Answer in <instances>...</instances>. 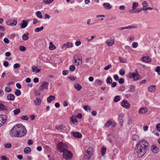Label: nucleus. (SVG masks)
Returning a JSON list of instances; mask_svg holds the SVG:
<instances>
[{
  "mask_svg": "<svg viewBox=\"0 0 160 160\" xmlns=\"http://www.w3.org/2000/svg\"><path fill=\"white\" fill-rule=\"evenodd\" d=\"M149 147V143L147 141L142 140L135 147V153L138 158H141L146 154Z\"/></svg>",
  "mask_w": 160,
  "mask_h": 160,
  "instance_id": "1",
  "label": "nucleus"
},
{
  "mask_svg": "<svg viewBox=\"0 0 160 160\" xmlns=\"http://www.w3.org/2000/svg\"><path fill=\"white\" fill-rule=\"evenodd\" d=\"M18 137H22L24 136L27 132L25 128L22 124H18Z\"/></svg>",
  "mask_w": 160,
  "mask_h": 160,
  "instance_id": "2",
  "label": "nucleus"
},
{
  "mask_svg": "<svg viewBox=\"0 0 160 160\" xmlns=\"http://www.w3.org/2000/svg\"><path fill=\"white\" fill-rule=\"evenodd\" d=\"M18 124L15 125L10 130L9 132L10 136L12 137H18Z\"/></svg>",
  "mask_w": 160,
  "mask_h": 160,
  "instance_id": "3",
  "label": "nucleus"
},
{
  "mask_svg": "<svg viewBox=\"0 0 160 160\" xmlns=\"http://www.w3.org/2000/svg\"><path fill=\"white\" fill-rule=\"evenodd\" d=\"M58 150L61 152H63L68 149L67 145L62 142L59 143L57 145Z\"/></svg>",
  "mask_w": 160,
  "mask_h": 160,
  "instance_id": "4",
  "label": "nucleus"
},
{
  "mask_svg": "<svg viewBox=\"0 0 160 160\" xmlns=\"http://www.w3.org/2000/svg\"><path fill=\"white\" fill-rule=\"evenodd\" d=\"M136 73L135 72H130L128 74V77L130 78L133 79V80L135 81H136L139 79V77L140 76L139 75L138 73V71L137 70H136Z\"/></svg>",
  "mask_w": 160,
  "mask_h": 160,
  "instance_id": "5",
  "label": "nucleus"
},
{
  "mask_svg": "<svg viewBox=\"0 0 160 160\" xmlns=\"http://www.w3.org/2000/svg\"><path fill=\"white\" fill-rule=\"evenodd\" d=\"M63 153V157L65 159H71L72 157V153L68 149L64 151Z\"/></svg>",
  "mask_w": 160,
  "mask_h": 160,
  "instance_id": "6",
  "label": "nucleus"
},
{
  "mask_svg": "<svg viewBox=\"0 0 160 160\" xmlns=\"http://www.w3.org/2000/svg\"><path fill=\"white\" fill-rule=\"evenodd\" d=\"M49 83L46 82H43L39 88V91H42L44 90H48Z\"/></svg>",
  "mask_w": 160,
  "mask_h": 160,
  "instance_id": "7",
  "label": "nucleus"
},
{
  "mask_svg": "<svg viewBox=\"0 0 160 160\" xmlns=\"http://www.w3.org/2000/svg\"><path fill=\"white\" fill-rule=\"evenodd\" d=\"M7 121V116L4 115H0V127Z\"/></svg>",
  "mask_w": 160,
  "mask_h": 160,
  "instance_id": "8",
  "label": "nucleus"
},
{
  "mask_svg": "<svg viewBox=\"0 0 160 160\" xmlns=\"http://www.w3.org/2000/svg\"><path fill=\"white\" fill-rule=\"evenodd\" d=\"M114 42V37H112L109 39L107 40V45L108 46H112L113 45Z\"/></svg>",
  "mask_w": 160,
  "mask_h": 160,
  "instance_id": "9",
  "label": "nucleus"
},
{
  "mask_svg": "<svg viewBox=\"0 0 160 160\" xmlns=\"http://www.w3.org/2000/svg\"><path fill=\"white\" fill-rule=\"evenodd\" d=\"M71 135H72L74 137L78 138H80L82 137V134L80 132H78L72 131L71 132Z\"/></svg>",
  "mask_w": 160,
  "mask_h": 160,
  "instance_id": "10",
  "label": "nucleus"
},
{
  "mask_svg": "<svg viewBox=\"0 0 160 160\" xmlns=\"http://www.w3.org/2000/svg\"><path fill=\"white\" fill-rule=\"evenodd\" d=\"M121 106L123 108L127 109L129 108L130 107V104L127 101H122Z\"/></svg>",
  "mask_w": 160,
  "mask_h": 160,
  "instance_id": "11",
  "label": "nucleus"
},
{
  "mask_svg": "<svg viewBox=\"0 0 160 160\" xmlns=\"http://www.w3.org/2000/svg\"><path fill=\"white\" fill-rule=\"evenodd\" d=\"M17 23V21L16 20H8L6 22V24L7 25L14 26L16 25Z\"/></svg>",
  "mask_w": 160,
  "mask_h": 160,
  "instance_id": "12",
  "label": "nucleus"
},
{
  "mask_svg": "<svg viewBox=\"0 0 160 160\" xmlns=\"http://www.w3.org/2000/svg\"><path fill=\"white\" fill-rule=\"evenodd\" d=\"M73 46V44L71 42H68L64 44L62 46V49H66L71 48Z\"/></svg>",
  "mask_w": 160,
  "mask_h": 160,
  "instance_id": "13",
  "label": "nucleus"
},
{
  "mask_svg": "<svg viewBox=\"0 0 160 160\" xmlns=\"http://www.w3.org/2000/svg\"><path fill=\"white\" fill-rule=\"evenodd\" d=\"M148 109L146 108L142 107L140 108L138 111L139 114H144L147 112Z\"/></svg>",
  "mask_w": 160,
  "mask_h": 160,
  "instance_id": "14",
  "label": "nucleus"
},
{
  "mask_svg": "<svg viewBox=\"0 0 160 160\" xmlns=\"http://www.w3.org/2000/svg\"><path fill=\"white\" fill-rule=\"evenodd\" d=\"M103 6L104 8L107 10H108L112 8V6L108 2H104L103 4Z\"/></svg>",
  "mask_w": 160,
  "mask_h": 160,
  "instance_id": "15",
  "label": "nucleus"
},
{
  "mask_svg": "<svg viewBox=\"0 0 160 160\" xmlns=\"http://www.w3.org/2000/svg\"><path fill=\"white\" fill-rule=\"evenodd\" d=\"M141 60L142 62H151V59L150 58L147 56L141 58Z\"/></svg>",
  "mask_w": 160,
  "mask_h": 160,
  "instance_id": "16",
  "label": "nucleus"
},
{
  "mask_svg": "<svg viewBox=\"0 0 160 160\" xmlns=\"http://www.w3.org/2000/svg\"><path fill=\"white\" fill-rule=\"evenodd\" d=\"M136 27V26H128L124 27H122L119 28L118 29L119 30H122L125 29H130L135 28Z\"/></svg>",
  "mask_w": 160,
  "mask_h": 160,
  "instance_id": "17",
  "label": "nucleus"
},
{
  "mask_svg": "<svg viewBox=\"0 0 160 160\" xmlns=\"http://www.w3.org/2000/svg\"><path fill=\"white\" fill-rule=\"evenodd\" d=\"M152 152L155 153H157L159 152L158 148L155 146H152L151 147Z\"/></svg>",
  "mask_w": 160,
  "mask_h": 160,
  "instance_id": "18",
  "label": "nucleus"
},
{
  "mask_svg": "<svg viewBox=\"0 0 160 160\" xmlns=\"http://www.w3.org/2000/svg\"><path fill=\"white\" fill-rule=\"evenodd\" d=\"M156 86L151 85L148 88V90L151 92H154L156 90Z\"/></svg>",
  "mask_w": 160,
  "mask_h": 160,
  "instance_id": "19",
  "label": "nucleus"
},
{
  "mask_svg": "<svg viewBox=\"0 0 160 160\" xmlns=\"http://www.w3.org/2000/svg\"><path fill=\"white\" fill-rule=\"evenodd\" d=\"M7 110V107L4 105L3 104L0 103V110L3 111Z\"/></svg>",
  "mask_w": 160,
  "mask_h": 160,
  "instance_id": "20",
  "label": "nucleus"
},
{
  "mask_svg": "<svg viewBox=\"0 0 160 160\" xmlns=\"http://www.w3.org/2000/svg\"><path fill=\"white\" fill-rule=\"evenodd\" d=\"M114 137L112 135L110 134L108 135V137L107 139L110 142H114Z\"/></svg>",
  "mask_w": 160,
  "mask_h": 160,
  "instance_id": "21",
  "label": "nucleus"
},
{
  "mask_svg": "<svg viewBox=\"0 0 160 160\" xmlns=\"http://www.w3.org/2000/svg\"><path fill=\"white\" fill-rule=\"evenodd\" d=\"M21 27L22 28H25L28 25V22L26 20H23L22 21V23L20 24Z\"/></svg>",
  "mask_w": 160,
  "mask_h": 160,
  "instance_id": "22",
  "label": "nucleus"
},
{
  "mask_svg": "<svg viewBox=\"0 0 160 160\" xmlns=\"http://www.w3.org/2000/svg\"><path fill=\"white\" fill-rule=\"evenodd\" d=\"M32 70L33 72L38 73L40 71V69H38L37 66H33L32 68Z\"/></svg>",
  "mask_w": 160,
  "mask_h": 160,
  "instance_id": "23",
  "label": "nucleus"
},
{
  "mask_svg": "<svg viewBox=\"0 0 160 160\" xmlns=\"http://www.w3.org/2000/svg\"><path fill=\"white\" fill-rule=\"evenodd\" d=\"M8 100H14L15 99L14 95L12 94H8L7 96Z\"/></svg>",
  "mask_w": 160,
  "mask_h": 160,
  "instance_id": "24",
  "label": "nucleus"
},
{
  "mask_svg": "<svg viewBox=\"0 0 160 160\" xmlns=\"http://www.w3.org/2000/svg\"><path fill=\"white\" fill-rule=\"evenodd\" d=\"M74 58H76L79 61H81L82 62V57L81 56H80L78 54H75L74 55Z\"/></svg>",
  "mask_w": 160,
  "mask_h": 160,
  "instance_id": "25",
  "label": "nucleus"
},
{
  "mask_svg": "<svg viewBox=\"0 0 160 160\" xmlns=\"http://www.w3.org/2000/svg\"><path fill=\"white\" fill-rule=\"evenodd\" d=\"M31 151V148L29 147H27L25 148L24 150V152L26 154H29Z\"/></svg>",
  "mask_w": 160,
  "mask_h": 160,
  "instance_id": "26",
  "label": "nucleus"
},
{
  "mask_svg": "<svg viewBox=\"0 0 160 160\" xmlns=\"http://www.w3.org/2000/svg\"><path fill=\"white\" fill-rule=\"evenodd\" d=\"M70 120L71 122L74 124L78 122L77 120L76 117L73 116L71 117Z\"/></svg>",
  "mask_w": 160,
  "mask_h": 160,
  "instance_id": "27",
  "label": "nucleus"
},
{
  "mask_svg": "<svg viewBox=\"0 0 160 160\" xmlns=\"http://www.w3.org/2000/svg\"><path fill=\"white\" fill-rule=\"evenodd\" d=\"M74 87L78 91H80L82 88L81 86L79 84H75Z\"/></svg>",
  "mask_w": 160,
  "mask_h": 160,
  "instance_id": "28",
  "label": "nucleus"
},
{
  "mask_svg": "<svg viewBox=\"0 0 160 160\" xmlns=\"http://www.w3.org/2000/svg\"><path fill=\"white\" fill-rule=\"evenodd\" d=\"M29 35V33L28 32L26 33L25 34H24L22 36V38L23 40L26 41L28 39V35Z\"/></svg>",
  "mask_w": 160,
  "mask_h": 160,
  "instance_id": "29",
  "label": "nucleus"
},
{
  "mask_svg": "<svg viewBox=\"0 0 160 160\" xmlns=\"http://www.w3.org/2000/svg\"><path fill=\"white\" fill-rule=\"evenodd\" d=\"M135 91V87L132 85H130L129 86V89L128 90V91L129 92H133Z\"/></svg>",
  "mask_w": 160,
  "mask_h": 160,
  "instance_id": "30",
  "label": "nucleus"
},
{
  "mask_svg": "<svg viewBox=\"0 0 160 160\" xmlns=\"http://www.w3.org/2000/svg\"><path fill=\"white\" fill-rule=\"evenodd\" d=\"M138 4L137 2H133L132 3V8L133 10H135L138 7Z\"/></svg>",
  "mask_w": 160,
  "mask_h": 160,
  "instance_id": "31",
  "label": "nucleus"
},
{
  "mask_svg": "<svg viewBox=\"0 0 160 160\" xmlns=\"http://www.w3.org/2000/svg\"><path fill=\"white\" fill-rule=\"evenodd\" d=\"M83 109L86 111H91V108L88 105H85L83 107Z\"/></svg>",
  "mask_w": 160,
  "mask_h": 160,
  "instance_id": "32",
  "label": "nucleus"
},
{
  "mask_svg": "<svg viewBox=\"0 0 160 160\" xmlns=\"http://www.w3.org/2000/svg\"><path fill=\"white\" fill-rule=\"evenodd\" d=\"M139 139V136L137 135L134 134L132 137V139L133 141H136Z\"/></svg>",
  "mask_w": 160,
  "mask_h": 160,
  "instance_id": "33",
  "label": "nucleus"
},
{
  "mask_svg": "<svg viewBox=\"0 0 160 160\" xmlns=\"http://www.w3.org/2000/svg\"><path fill=\"white\" fill-rule=\"evenodd\" d=\"M36 16L40 18H42V15L41 12L40 11H37L36 12Z\"/></svg>",
  "mask_w": 160,
  "mask_h": 160,
  "instance_id": "34",
  "label": "nucleus"
},
{
  "mask_svg": "<svg viewBox=\"0 0 160 160\" xmlns=\"http://www.w3.org/2000/svg\"><path fill=\"white\" fill-rule=\"evenodd\" d=\"M92 148H88L87 151V154L89 155V157H90L92 154Z\"/></svg>",
  "mask_w": 160,
  "mask_h": 160,
  "instance_id": "35",
  "label": "nucleus"
},
{
  "mask_svg": "<svg viewBox=\"0 0 160 160\" xmlns=\"http://www.w3.org/2000/svg\"><path fill=\"white\" fill-rule=\"evenodd\" d=\"M44 28L43 26H42L40 28H37L35 29V32H38L42 30Z\"/></svg>",
  "mask_w": 160,
  "mask_h": 160,
  "instance_id": "36",
  "label": "nucleus"
},
{
  "mask_svg": "<svg viewBox=\"0 0 160 160\" xmlns=\"http://www.w3.org/2000/svg\"><path fill=\"white\" fill-rule=\"evenodd\" d=\"M112 122L111 121H108L105 124L104 126L106 127H108L112 124Z\"/></svg>",
  "mask_w": 160,
  "mask_h": 160,
  "instance_id": "37",
  "label": "nucleus"
},
{
  "mask_svg": "<svg viewBox=\"0 0 160 160\" xmlns=\"http://www.w3.org/2000/svg\"><path fill=\"white\" fill-rule=\"evenodd\" d=\"M20 112V109L18 108L13 111V113L15 115H16L19 114Z\"/></svg>",
  "mask_w": 160,
  "mask_h": 160,
  "instance_id": "38",
  "label": "nucleus"
},
{
  "mask_svg": "<svg viewBox=\"0 0 160 160\" xmlns=\"http://www.w3.org/2000/svg\"><path fill=\"white\" fill-rule=\"evenodd\" d=\"M106 148H101V152L102 156H104L106 153Z\"/></svg>",
  "mask_w": 160,
  "mask_h": 160,
  "instance_id": "39",
  "label": "nucleus"
},
{
  "mask_svg": "<svg viewBox=\"0 0 160 160\" xmlns=\"http://www.w3.org/2000/svg\"><path fill=\"white\" fill-rule=\"evenodd\" d=\"M54 0H43V2L47 4L51 3Z\"/></svg>",
  "mask_w": 160,
  "mask_h": 160,
  "instance_id": "40",
  "label": "nucleus"
},
{
  "mask_svg": "<svg viewBox=\"0 0 160 160\" xmlns=\"http://www.w3.org/2000/svg\"><path fill=\"white\" fill-rule=\"evenodd\" d=\"M49 48L51 50H54L55 49L56 47L55 46L52 44V43L51 42L50 43Z\"/></svg>",
  "mask_w": 160,
  "mask_h": 160,
  "instance_id": "41",
  "label": "nucleus"
},
{
  "mask_svg": "<svg viewBox=\"0 0 160 160\" xmlns=\"http://www.w3.org/2000/svg\"><path fill=\"white\" fill-rule=\"evenodd\" d=\"M21 91L19 89H17L15 92V94L17 96H20L21 94Z\"/></svg>",
  "mask_w": 160,
  "mask_h": 160,
  "instance_id": "42",
  "label": "nucleus"
},
{
  "mask_svg": "<svg viewBox=\"0 0 160 160\" xmlns=\"http://www.w3.org/2000/svg\"><path fill=\"white\" fill-rule=\"evenodd\" d=\"M106 82L107 83H112V78L110 77H108L107 78Z\"/></svg>",
  "mask_w": 160,
  "mask_h": 160,
  "instance_id": "43",
  "label": "nucleus"
},
{
  "mask_svg": "<svg viewBox=\"0 0 160 160\" xmlns=\"http://www.w3.org/2000/svg\"><path fill=\"white\" fill-rule=\"evenodd\" d=\"M20 118L22 120L27 121L28 119V116L25 115H23L20 117Z\"/></svg>",
  "mask_w": 160,
  "mask_h": 160,
  "instance_id": "44",
  "label": "nucleus"
},
{
  "mask_svg": "<svg viewBox=\"0 0 160 160\" xmlns=\"http://www.w3.org/2000/svg\"><path fill=\"white\" fill-rule=\"evenodd\" d=\"M155 71L158 73L159 75H160V67L158 66L155 69Z\"/></svg>",
  "mask_w": 160,
  "mask_h": 160,
  "instance_id": "45",
  "label": "nucleus"
},
{
  "mask_svg": "<svg viewBox=\"0 0 160 160\" xmlns=\"http://www.w3.org/2000/svg\"><path fill=\"white\" fill-rule=\"evenodd\" d=\"M93 61L92 60V58H88L86 59V63L90 62L91 63H92Z\"/></svg>",
  "mask_w": 160,
  "mask_h": 160,
  "instance_id": "46",
  "label": "nucleus"
},
{
  "mask_svg": "<svg viewBox=\"0 0 160 160\" xmlns=\"http://www.w3.org/2000/svg\"><path fill=\"white\" fill-rule=\"evenodd\" d=\"M119 73L120 75L123 76L125 74V71L124 69H120L119 71Z\"/></svg>",
  "mask_w": 160,
  "mask_h": 160,
  "instance_id": "47",
  "label": "nucleus"
},
{
  "mask_svg": "<svg viewBox=\"0 0 160 160\" xmlns=\"http://www.w3.org/2000/svg\"><path fill=\"white\" fill-rule=\"evenodd\" d=\"M55 97L54 96H50L47 98V100H54Z\"/></svg>",
  "mask_w": 160,
  "mask_h": 160,
  "instance_id": "48",
  "label": "nucleus"
},
{
  "mask_svg": "<svg viewBox=\"0 0 160 160\" xmlns=\"http://www.w3.org/2000/svg\"><path fill=\"white\" fill-rule=\"evenodd\" d=\"M75 67L73 65H71L69 67V70L71 71H74L75 69Z\"/></svg>",
  "mask_w": 160,
  "mask_h": 160,
  "instance_id": "49",
  "label": "nucleus"
},
{
  "mask_svg": "<svg viewBox=\"0 0 160 160\" xmlns=\"http://www.w3.org/2000/svg\"><path fill=\"white\" fill-rule=\"evenodd\" d=\"M119 60L120 62H121L125 63L126 62V60L125 59L121 57H120L119 58Z\"/></svg>",
  "mask_w": 160,
  "mask_h": 160,
  "instance_id": "50",
  "label": "nucleus"
},
{
  "mask_svg": "<svg viewBox=\"0 0 160 160\" xmlns=\"http://www.w3.org/2000/svg\"><path fill=\"white\" fill-rule=\"evenodd\" d=\"M138 44L137 42H135L132 43V46L133 48H136L138 47Z\"/></svg>",
  "mask_w": 160,
  "mask_h": 160,
  "instance_id": "51",
  "label": "nucleus"
},
{
  "mask_svg": "<svg viewBox=\"0 0 160 160\" xmlns=\"http://www.w3.org/2000/svg\"><path fill=\"white\" fill-rule=\"evenodd\" d=\"M19 49L21 51H24L26 50V48L25 47L21 46L19 47Z\"/></svg>",
  "mask_w": 160,
  "mask_h": 160,
  "instance_id": "52",
  "label": "nucleus"
},
{
  "mask_svg": "<svg viewBox=\"0 0 160 160\" xmlns=\"http://www.w3.org/2000/svg\"><path fill=\"white\" fill-rule=\"evenodd\" d=\"M4 147L7 148H10L11 146V144L10 143L5 144L4 145Z\"/></svg>",
  "mask_w": 160,
  "mask_h": 160,
  "instance_id": "53",
  "label": "nucleus"
},
{
  "mask_svg": "<svg viewBox=\"0 0 160 160\" xmlns=\"http://www.w3.org/2000/svg\"><path fill=\"white\" fill-rule=\"evenodd\" d=\"M5 91L6 92H9L11 91L12 89L8 87H6L5 88Z\"/></svg>",
  "mask_w": 160,
  "mask_h": 160,
  "instance_id": "54",
  "label": "nucleus"
},
{
  "mask_svg": "<svg viewBox=\"0 0 160 160\" xmlns=\"http://www.w3.org/2000/svg\"><path fill=\"white\" fill-rule=\"evenodd\" d=\"M42 101H34V103L36 105H38L41 103Z\"/></svg>",
  "mask_w": 160,
  "mask_h": 160,
  "instance_id": "55",
  "label": "nucleus"
},
{
  "mask_svg": "<svg viewBox=\"0 0 160 160\" xmlns=\"http://www.w3.org/2000/svg\"><path fill=\"white\" fill-rule=\"evenodd\" d=\"M20 67V65L19 63H16L15 64L13 65V68L16 69L19 68Z\"/></svg>",
  "mask_w": 160,
  "mask_h": 160,
  "instance_id": "56",
  "label": "nucleus"
},
{
  "mask_svg": "<svg viewBox=\"0 0 160 160\" xmlns=\"http://www.w3.org/2000/svg\"><path fill=\"white\" fill-rule=\"evenodd\" d=\"M112 66L111 64H109L104 68V69L105 70H108L109 68H111L112 67Z\"/></svg>",
  "mask_w": 160,
  "mask_h": 160,
  "instance_id": "57",
  "label": "nucleus"
},
{
  "mask_svg": "<svg viewBox=\"0 0 160 160\" xmlns=\"http://www.w3.org/2000/svg\"><path fill=\"white\" fill-rule=\"evenodd\" d=\"M65 128V126L63 125H61L60 126L57 127V129H60V130H62L63 128Z\"/></svg>",
  "mask_w": 160,
  "mask_h": 160,
  "instance_id": "58",
  "label": "nucleus"
},
{
  "mask_svg": "<svg viewBox=\"0 0 160 160\" xmlns=\"http://www.w3.org/2000/svg\"><path fill=\"white\" fill-rule=\"evenodd\" d=\"M119 83L120 84H122L124 82V80L123 78H121L119 79L118 81Z\"/></svg>",
  "mask_w": 160,
  "mask_h": 160,
  "instance_id": "59",
  "label": "nucleus"
},
{
  "mask_svg": "<svg viewBox=\"0 0 160 160\" xmlns=\"http://www.w3.org/2000/svg\"><path fill=\"white\" fill-rule=\"evenodd\" d=\"M142 10V8H138L135 10V13H139L140 12H141V11Z\"/></svg>",
  "mask_w": 160,
  "mask_h": 160,
  "instance_id": "60",
  "label": "nucleus"
},
{
  "mask_svg": "<svg viewBox=\"0 0 160 160\" xmlns=\"http://www.w3.org/2000/svg\"><path fill=\"white\" fill-rule=\"evenodd\" d=\"M82 114L81 113H78L76 116V117L79 119H81L82 118Z\"/></svg>",
  "mask_w": 160,
  "mask_h": 160,
  "instance_id": "61",
  "label": "nucleus"
},
{
  "mask_svg": "<svg viewBox=\"0 0 160 160\" xmlns=\"http://www.w3.org/2000/svg\"><path fill=\"white\" fill-rule=\"evenodd\" d=\"M69 73V71L68 70H64L62 71V74L64 75H68Z\"/></svg>",
  "mask_w": 160,
  "mask_h": 160,
  "instance_id": "62",
  "label": "nucleus"
},
{
  "mask_svg": "<svg viewBox=\"0 0 160 160\" xmlns=\"http://www.w3.org/2000/svg\"><path fill=\"white\" fill-rule=\"evenodd\" d=\"M9 63L8 62L5 61L3 62V65L5 67H7L8 66Z\"/></svg>",
  "mask_w": 160,
  "mask_h": 160,
  "instance_id": "63",
  "label": "nucleus"
},
{
  "mask_svg": "<svg viewBox=\"0 0 160 160\" xmlns=\"http://www.w3.org/2000/svg\"><path fill=\"white\" fill-rule=\"evenodd\" d=\"M3 41L5 43L7 44L9 42L8 39L7 38H5L3 39Z\"/></svg>",
  "mask_w": 160,
  "mask_h": 160,
  "instance_id": "64",
  "label": "nucleus"
}]
</instances>
